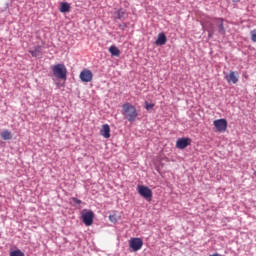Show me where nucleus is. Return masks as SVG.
Returning <instances> with one entry per match:
<instances>
[{"instance_id": "obj_9", "label": "nucleus", "mask_w": 256, "mask_h": 256, "mask_svg": "<svg viewBox=\"0 0 256 256\" xmlns=\"http://www.w3.org/2000/svg\"><path fill=\"white\" fill-rule=\"evenodd\" d=\"M191 145V139L189 138H180L176 142L177 149H185Z\"/></svg>"}, {"instance_id": "obj_22", "label": "nucleus", "mask_w": 256, "mask_h": 256, "mask_svg": "<svg viewBox=\"0 0 256 256\" xmlns=\"http://www.w3.org/2000/svg\"><path fill=\"white\" fill-rule=\"evenodd\" d=\"M213 33H214V31H213V30H210L208 36H209V37H213Z\"/></svg>"}, {"instance_id": "obj_8", "label": "nucleus", "mask_w": 256, "mask_h": 256, "mask_svg": "<svg viewBox=\"0 0 256 256\" xmlns=\"http://www.w3.org/2000/svg\"><path fill=\"white\" fill-rule=\"evenodd\" d=\"M227 83H233L234 85L239 81V73L230 71L229 74L225 76Z\"/></svg>"}, {"instance_id": "obj_25", "label": "nucleus", "mask_w": 256, "mask_h": 256, "mask_svg": "<svg viewBox=\"0 0 256 256\" xmlns=\"http://www.w3.org/2000/svg\"><path fill=\"white\" fill-rule=\"evenodd\" d=\"M245 79H249V76H245Z\"/></svg>"}, {"instance_id": "obj_4", "label": "nucleus", "mask_w": 256, "mask_h": 256, "mask_svg": "<svg viewBox=\"0 0 256 256\" xmlns=\"http://www.w3.org/2000/svg\"><path fill=\"white\" fill-rule=\"evenodd\" d=\"M138 193L141 195V197L146 199V201H151V199H153V191H151V189L147 186L139 185Z\"/></svg>"}, {"instance_id": "obj_14", "label": "nucleus", "mask_w": 256, "mask_h": 256, "mask_svg": "<svg viewBox=\"0 0 256 256\" xmlns=\"http://www.w3.org/2000/svg\"><path fill=\"white\" fill-rule=\"evenodd\" d=\"M0 135L4 141H9V140L13 139V134H11V131H9V130L2 131Z\"/></svg>"}, {"instance_id": "obj_20", "label": "nucleus", "mask_w": 256, "mask_h": 256, "mask_svg": "<svg viewBox=\"0 0 256 256\" xmlns=\"http://www.w3.org/2000/svg\"><path fill=\"white\" fill-rule=\"evenodd\" d=\"M71 201H73V203H76V205H81V203H82L80 199L75 198V197H72Z\"/></svg>"}, {"instance_id": "obj_23", "label": "nucleus", "mask_w": 256, "mask_h": 256, "mask_svg": "<svg viewBox=\"0 0 256 256\" xmlns=\"http://www.w3.org/2000/svg\"><path fill=\"white\" fill-rule=\"evenodd\" d=\"M210 256H221V254L215 253V254H212V255H210Z\"/></svg>"}, {"instance_id": "obj_5", "label": "nucleus", "mask_w": 256, "mask_h": 256, "mask_svg": "<svg viewBox=\"0 0 256 256\" xmlns=\"http://www.w3.org/2000/svg\"><path fill=\"white\" fill-rule=\"evenodd\" d=\"M80 80L82 83H91L93 81V72L88 69H84L80 72Z\"/></svg>"}, {"instance_id": "obj_19", "label": "nucleus", "mask_w": 256, "mask_h": 256, "mask_svg": "<svg viewBox=\"0 0 256 256\" xmlns=\"http://www.w3.org/2000/svg\"><path fill=\"white\" fill-rule=\"evenodd\" d=\"M251 35V41H253V43H256V30H252L250 32Z\"/></svg>"}, {"instance_id": "obj_2", "label": "nucleus", "mask_w": 256, "mask_h": 256, "mask_svg": "<svg viewBox=\"0 0 256 256\" xmlns=\"http://www.w3.org/2000/svg\"><path fill=\"white\" fill-rule=\"evenodd\" d=\"M52 71L56 79H67V67H65V64H56L52 66Z\"/></svg>"}, {"instance_id": "obj_15", "label": "nucleus", "mask_w": 256, "mask_h": 256, "mask_svg": "<svg viewBox=\"0 0 256 256\" xmlns=\"http://www.w3.org/2000/svg\"><path fill=\"white\" fill-rule=\"evenodd\" d=\"M70 10H71V5H69V3H67V2L61 3V5H60L61 13H69Z\"/></svg>"}, {"instance_id": "obj_3", "label": "nucleus", "mask_w": 256, "mask_h": 256, "mask_svg": "<svg viewBox=\"0 0 256 256\" xmlns=\"http://www.w3.org/2000/svg\"><path fill=\"white\" fill-rule=\"evenodd\" d=\"M93 219H95V213L91 210L82 211V221L86 227H91L93 225Z\"/></svg>"}, {"instance_id": "obj_24", "label": "nucleus", "mask_w": 256, "mask_h": 256, "mask_svg": "<svg viewBox=\"0 0 256 256\" xmlns=\"http://www.w3.org/2000/svg\"><path fill=\"white\" fill-rule=\"evenodd\" d=\"M233 3H239L240 0H232Z\"/></svg>"}, {"instance_id": "obj_7", "label": "nucleus", "mask_w": 256, "mask_h": 256, "mask_svg": "<svg viewBox=\"0 0 256 256\" xmlns=\"http://www.w3.org/2000/svg\"><path fill=\"white\" fill-rule=\"evenodd\" d=\"M214 127H216L219 133L227 131V121L225 119H218L213 122Z\"/></svg>"}, {"instance_id": "obj_13", "label": "nucleus", "mask_w": 256, "mask_h": 256, "mask_svg": "<svg viewBox=\"0 0 256 256\" xmlns=\"http://www.w3.org/2000/svg\"><path fill=\"white\" fill-rule=\"evenodd\" d=\"M167 43V36L164 33H159L156 40V45H165Z\"/></svg>"}, {"instance_id": "obj_6", "label": "nucleus", "mask_w": 256, "mask_h": 256, "mask_svg": "<svg viewBox=\"0 0 256 256\" xmlns=\"http://www.w3.org/2000/svg\"><path fill=\"white\" fill-rule=\"evenodd\" d=\"M129 247L133 251H140V249H142V247H143V239H141V238H131L129 240Z\"/></svg>"}, {"instance_id": "obj_21", "label": "nucleus", "mask_w": 256, "mask_h": 256, "mask_svg": "<svg viewBox=\"0 0 256 256\" xmlns=\"http://www.w3.org/2000/svg\"><path fill=\"white\" fill-rule=\"evenodd\" d=\"M153 107H155V104H149V103L146 102L147 111H150V109H153Z\"/></svg>"}, {"instance_id": "obj_1", "label": "nucleus", "mask_w": 256, "mask_h": 256, "mask_svg": "<svg viewBox=\"0 0 256 256\" xmlns=\"http://www.w3.org/2000/svg\"><path fill=\"white\" fill-rule=\"evenodd\" d=\"M122 115L129 121L130 123L133 121H137V108L133 106V104L127 102L122 105Z\"/></svg>"}, {"instance_id": "obj_12", "label": "nucleus", "mask_w": 256, "mask_h": 256, "mask_svg": "<svg viewBox=\"0 0 256 256\" xmlns=\"http://www.w3.org/2000/svg\"><path fill=\"white\" fill-rule=\"evenodd\" d=\"M116 19H125V17H127V11H125V9H118L115 13H114Z\"/></svg>"}, {"instance_id": "obj_18", "label": "nucleus", "mask_w": 256, "mask_h": 256, "mask_svg": "<svg viewBox=\"0 0 256 256\" xmlns=\"http://www.w3.org/2000/svg\"><path fill=\"white\" fill-rule=\"evenodd\" d=\"M10 256H25V253L18 249L10 252Z\"/></svg>"}, {"instance_id": "obj_10", "label": "nucleus", "mask_w": 256, "mask_h": 256, "mask_svg": "<svg viewBox=\"0 0 256 256\" xmlns=\"http://www.w3.org/2000/svg\"><path fill=\"white\" fill-rule=\"evenodd\" d=\"M100 135L104 137V139H109V137H111V127H109V124L102 125Z\"/></svg>"}, {"instance_id": "obj_16", "label": "nucleus", "mask_w": 256, "mask_h": 256, "mask_svg": "<svg viewBox=\"0 0 256 256\" xmlns=\"http://www.w3.org/2000/svg\"><path fill=\"white\" fill-rule=\"evenodd\" d=\"M109 53H111L112 57H119V55H121V50L116 46H110Z\"/></svg>"}, {"instance_id": "obj_11", "label": "nucleus", "mask_w": 256, "mask_h": 256, "mask_svg": "<svg viewBox=\"0 0 256 256\" xmlns=\"http://www.w3.org/2000/svg\"><path fill=\"white\" fill-rule=\"evenodd\" d=\"M214 21L218 27V33L220 35H225V25L223 24V18H215Z\"/></svg>"}, {"instance_id": "obj_17", "label": "nucleus", "mask_w": 256, "mask_h": 256, "mask_svg": "<svg viewBox=\"0 0 256 256\" xmlns=\"http://www.w3.org/2000/svg\"><path fill=\"white\" fill-rule=\"evenodd\" d=\"M29 53L32 55V57H37V55L41 53V46H36L34 50H30Z\"/></svg>"}]
</instances>
